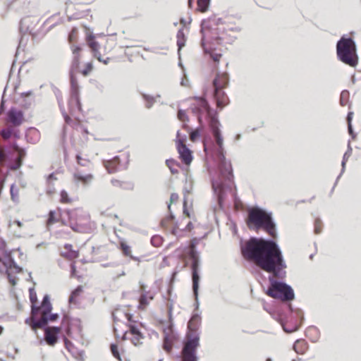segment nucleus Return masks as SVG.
<instances>
[{
    "mask_svg": "<svg viewBox=\"0 0 361 361\" xmlns=\"http://www.w3.org/2000/svg\"><path fill=\"white\" fill-rule=\"evenodd\" d=\"M114 331L116 338L122 341L129 340L135 346L142 344L145 338L141 332L142 324L133 319V314L123 309H116L113 312Z\"/></svg>",
    "mask_w": 361,
    "mask_h": 361,
    "instance_id": "3",
    "label": "nucleus"
},
{
    "mask_svg": "<svg viewBox=\"0 0 361 361\" xmlns=\"http://www.w3.org/2000/svg\"><path fill=\"white\" fill-rule=\"evenodd\" d=\"M111 183L116 190H126L131 186L130 183L127 180H122L114 178L111 180Z\"/></svg>",
    "mask_w": 361,
    "mask_h": 361,
    "instance_id": "28",
    "label": "nucleus"
},
{
    "mask_svg": "<svg viewBox=\"0 0 361 361\" xmlns=\"http://www.w3.org/2000/svg\"><path fill=\"white\" fill-rule=\"evenodd\" d=\"M173 336L171 334H165L164 338L163 348L169 353L173 348Z\"/></svg>",
    "mask_w": 361,
    "mask_h": 361,
    "instance_id": "33",
    "label": "nucleus"
},
{
    "mask_svg": "<svg viewBox=\"0 0 361 361\" xmlns=\"http://www.w3.org/2000/svg\"><path fill=\"white\" fill-rule=\"evenodd\" d=\"M267 295L282 302H288L294 299L295 295L292 288L282 282L272 281L269 287Z\"/></svg>",
    "mask_w": 361,
    "mask_h": 361,
    "instance_id": "13",
    "label": "nucleus"
},
{
    "mask_svg": "<svg viewBox=\"0 0 361 361\" xmlns=\"http://www.w3.org/2000/svg\"><path fill=\"white\" fill-rule=\"evenodd\" d=\"M345 97H348V93L343 92L340 98V103L342 106H345L347 104V99H345Z\"/></svg>",
    "mask_w": 361,
    "mask_h": 361,
    "instance_id": "53",
    "label": "nucleus"
},
{
    "mask_svg": "<svg viewBox=\"0 0 361 361\" xmlns=\"http://www.w3.org/2000/svg\"><path fill=\"white\" fill-rule=\"evenodd\" d=\"M323 228V224L319 219H316L314 223V231L315 234H319Z\"/></svg>",
    "mask_w": 361,
    "mask_h": 361,
    "instance_id": "43",
    "label": "nucleus"
},
{
    "mask_svg": "<svg viewBox=\"0 0 361 361\" xmlns=\"http://www.w3.org/2000/svg\"><path fill=\"white\" fill-rule=\"evenodd\" d=\"M183 128L189 133L190 140L192 142L197 141L200 137V130L197 128L195 130H191V128L187 125L183 124Z\"/></svg>",
    "mask_w": 361,
    "mask_h": 361,
    "instance_id": "31",
    "label": "nucleus"
},
{
    "mask_svg": "<svg viewBox=\"0 0 361 361\" xmlns=\"http://www.w3.org/2000/svg\"><path fill=\"white\" fill-rule=\"evenodd\" d=\"M13 149L16 152H18V158H20L22 160H23L24 157H25L26 155V153L25 152V150L22 148H20L17 145H15L13 147Z\"/></svg>",
    "mask_w": 361,
    "mask_h": 361,
    "instance_id": "45",
    "label": "nucleus"
},
{
    "mask_svg": "<svg viewBox=\"0 0 361 361\" xmlns=\"http://www.w3.org/2000/svg\"><path fill=\"white\" fill-rule=\"evenodd\" d=\"M283 330L286 331V332H288V333H291V332H293V331H295L298 330V326H295V327L293 328H288L287 326V324H285L283 326Z\"/></svg>",
    "mask_w": 361,
    "mask_h": 361,
    "instance_id": "56",
    "label": "nucleus"
},
{
    "mask_svg": "<svg viewBox=\"0 0 361 361\" xmlns=\"http://www.w3.org/2000/svg\"><path fill=\"white\" fill-rule=\"evenodd\" d=\"M293 349L298 354H304L307 349V343L303 339L297 340L294 345Z\"/></svg>",
    "mask_w": 361,
    "mask_h": 361,
    "instance_id": "30",
    "label": "nucleus"
},
{
    "mask_svg": "<svg viewBox=\"0 0 361 361\" xmlns=\"http://www.w3.org/2000/svg\"><path fill=\"white\" fill-rule=\"evenodd\" d=\"M73 59L70 68V80L71 87L72 101H73L81 110V106L79 101V85L76 75L80 73L83 76L89 75L94 69L93 61H90L81 65V60L83 55V48L80 45H73L71 47Z\"/></svg>",
    "mask_w": 361,
    "mask_h": 361,
    "instance_id": "4",
    "label": "nucleus"
},
{
    "mask_svg": "<svg viewBox=\"0 0 361 361\" xmlns=\"http://www.w3.org/2000/svg\"><path fill=\"white\" fill-rule=\"evenodd\" d=\"M11 135H12V130L11 128L4 129L1 132V137L5 140L10 138Z\"/></svg>",
    "mask_w": 361,
    "mask_h": 361,
    "instance_id": "46",
    "label": "nucleus"
},
{
    "mask_svg": "<svg viewBox=\"0 0 361 361\" xmlns=\"http://www.w3.org/2000/svg\"><path fill=\"white\" fill-rule=\"evenodd\" d=\"M71 267V276L78 277L75 262H73Z\"/></svg>",
    "mask_w": 361,
    "mask_h": 361,
    "instance_id": "57",
    "label": "nucleus"
},
{
    "mask_svg": "<svg viewBox=\"0 0 361 361\" xmlns=\"http://www.w3.org/2000/svg\"><path fill=\"white\" fill-rule=\"evenodd\" d=\"M21 272V269L17 266H11L6 270V274L8 277V282L12 286H14L17 284L18 281V278L16 276L17 274Z\"/></svg>",
    "mask_w": 361,
    "mask_h": 361,
    "instance_id": "25",
    "label": "nucleus"
},
{
    "mask_svg": "<svg viewBox=\"0 0 361 361\" xmlns=\"http://www.w3.org/2000/svg\"><path fill=\"white\" fill-rule=\"evenodd\" d=\"M8 121L15 126H20L24 121L23 113L20 110L12 108L8 113Z\"/></svg>",
    "mask_w": 361,
    "mask_h": 361,
    "instance_id": "21",
    "label": "nucleus"
},
{
    "mask_svg": "<svg viewBox=\"0 0 361 361\" xmlns=\"http://www.w3.org/2000/svg\"><path fill=\"white\" fill-rule=\"evenodd\" d=\"M77 161L78 164L80 166L85 167L87 171H91L92 168V164L90 160L87 159H83L82 157L78 155L77 156Z\"/></svg>",
    "mask_w": 361,
    "mask_h": 361,
    "instance_id": "37",
    "label": "nucleus"
},
{
    "mask_svg": "<svg viewBox=\"0 0 361 361\" xmlns=\"http://www.w3.org/2000/svg\"><path fill=\"white\" fill-rule=\"evenodd\" d=\"M318 333H319L318 330L316 328H314V327H310V328H308L306 330V332H305L306 336L307 337H309L310 336V334H315V338H314L315 340L317 339Z\"/></svg>",
    "mask_w": 361,
    "mask_h": 361,
    "instance_id": "48",
    "label": "nucleus"
},
{
    "mask_svg": "<svg viewBox=\"0 0 361 361\" xmlns=\"http://www.w3.org/2000/svg\"><path fill=\"white\" fill-rule=\"evenodd\" d=\"M197 102L199 105L197 110L200 114H205L207 116L210 118V125L213 136L214 137L215 141L219 148V150L221 151L223 147V137L219 128V122L217 119L216 118L215 116L212 114V111L205 99L200 97L197 99Z\"/></svg>",
    "mask_w": 361,
    "mask_h": 361,
    "instance_id": "12",
    "label": "nucleus"
},
{
    "mask_svg": "<svg viewBox=\"0 0 361 361\" xmlns=\"http://www.w3.org/2000/svg\"><path fill=\"white\" fill-rule=\"evenodd\" d=\"M179 196L177 193H172L170 197V202L168 204V209L171 210V205L173 203H176L178 201Z\"/></svg>",
    "mask_w": 361,
    "mask_h": 361,
    "instance_id": "47",
    "label": "nucleus"
},
{
    "mask_svg": "<svg viewBox=\"0 0 361 361\" xmlns=\"http://www.w3.org/2000/svg\"><path fill=\"white\" fill-rule=\"evenodd\" d=\"M241 252L246 260L275 276L286 267L281 252L272 240L252 238L245 243Z\"/></svg>",
    "mask_w": 361,
    "mask_h": 361,
    "instance_id": "2",
    "label": "nucleus"
},
{
    "mask_svg": "<svg viewBox=\"0 0 361 361\" xmlns=\"http://www.w3.org/2000/svg\"><path fill=\"white\" fill-rule=\"evenodd\" d=\"M110 349H111V352L112 355H114V357L115 358H116L118 361H123L121 354L119 353L118 347L117 344H114V343L111 344ZM126 361H128V360H126Z\"/></svg>",
    "mask_w": 361,
    "mask_h": 361,
    "instance_id": "42",
    "label": "nucleus"
},
{
    "mask_svg": "<svg viewBox=\"0 0 361 361\" xmlns=\"http://www.w3.org/2000/svg\"><path fill=\"white\" fill-rule=\"evenodd\" d=\"M166 164L173 174L178 173V169L180 167V165L177 161L173 159L166 160Z\"/></svg>",
    "mask_w": 361,
    "mask_h": 361,
    "instance_id": "39",
    "label": "nucleus"
},
{
    "mask_svg": "<svg viewBox=\"0 0 361 361\" xmlns=\"http://www.w3.org/2000/svg\"><path fill=\"white\" fill-rule=\"evenodd\" d=\"M3 331H4V328L1 326H0V335L2 334Z\"/></svg>",
    "mask_w": 361,
    "mask_h": 361,
    "instance_id": "64",
    "label": "nucleus"
},
{
    "mask_svg": "<svg viewBox=\"0 0 361 361\" xmlns=\"http://www.w3.org/2000/svg\"><path fill=\"white\" fill-rule=\"evenodd\" d=\"M353 112L349 111L347 116V121H348V132L350 135L353 134V128H352V120L353 117Z\"/></svg>",
    "mask_w": 361,
    "mask_h": 361,
    "instance_id": "44",
    "label": "nucleus"
},
{
    "mask_svg": "<svg viewBox=\"0 0 361 361\" xmlns=\"http://www.w3.org/2000/svg\"><path fill=\"white\" fill-rule=\"evenodd\" d=\"M185 29H180L176 35L177 38V46L178 47V51H180L185 45L186 42V34L185 32Z\"/></svg>",
    "mask_w": 361,
    "mask_h": 361,
    "instance_id": "32",
    "label": "nucleus"
},
{
    "mask_svg": "<svg viewBox=\"0 0 361 361\" xmlns=\"http://www.w3.org/2000/svg\"><path fill=\"white\" fill-rule=\"evenodd\" d=\"M61 332L60 327H47L44 330V340L49 345H54L58 341V334Z\"/></svg>",
    "mask_w": 361,
    "mask_h": 361,
    "instance_id": "18",
    "label": "nucleus"
},
{
    "mask_svg": "<svg viewBox=\"0 0 361 361\" xmlns=\"http://www.w3.org/2000/svg\"><path fill=\"white\" fill-rule=\"evenodd\" d=\"M221 173L229 181H233V174L231 163L223 161L221 165Z\"/></svg>",
    "mask_w": 361,
    "mask_h": 361,
    "instance_id": "27",
    "label": "nucleus"
},
{
    "mask_svg": "<svg viewBox=\"0 0 361 361\" xmlns=\"http://www.w3.org/2000/svg\"><path fill=\"white\" fill-rule=\"evenodd\" d=\"M58 238H68L71 235L70 232H59L57 233Z\"/></svg>",
    "mask_w": 361,
    "mask_h": 361,
    "instance_id": "58",
    "label": "nucleus"
},
{
    "mask_svg": "<svg viewBox=\"0 0 361 361\" xmlns=\"http://www.w3.org/2000/svg\"><path fill=\"white\" fill-rule=\"evenodd\" d=\"M82 291V288L81 286H78L71 294L69 298V302L71 303H76L78 302V298L80 295Z\"/></svg>",
    "mask_w": 361,
    "mask_h": 361,
    "instance_id": "38",
    "label": "nucleus"
},
{
    "mask_svg": "<svg viewBox=\"0 0 361 361\" xmlns=\"http://www.w3.org/2000/svg\"><path fill=\"white\" fill-rule=\"evenodd\" d=\"M56 179H57V178H56V176H55V174H54V173H52L49 174V175L48 176V177H47V180H56Z\"/></svg>",
    "mask_w": 361,
    "mask_h": 361,
    "instance_id": "61",
    "label": "nucleus"
},
{
    "mask_svg": "<svg viewBox=\"0 0 361 361\" xmlns=\"http://www.w3.org/2000/svg\"><path fill=\"white\" fill-rule=\"evenodd\" d=\"M7 156L5 153L4 150L1 148H0V166H4V164L6 161Z\"/></svg>",
    "mask_w": 361,
    "mask_h": 361,
    "instance_id": "49",
    "label": "nucleus"
},
{
    "mask_svg": "<svg viewBox=\"0 0 361 361\" xmlns=\"http://www.w3.org/2000/svg\"><path fill=\"white\" fill-rule=\"evenodd\" d=\"M183 214L188 218L190 217V214L187 208V200H184L183 202Z\"/></svg>",
    "mask_w": 361,
    "mask_h": 361,
    "instance_id": "55",
    "label": "nucleus"
},
{
    "mask_svg": "<svg viewBox=\"0 0 361 361\" xmlns=\"http://www.w3.org/2000/svg\"><path fill=\"white\" fill-rule=\"evenodd\" d=\"M210 0H197V11L204 13L208 10Z\"/></svg>",
    "mask_w": 361,
    "mask_h": 361,
    "instance_id": "40",
    "label": "nucleus"
},
{
    "mask_svg": "<svg viewBox=\"0 0 361 361\" xmlns=\"http://www.w3.org/2000/svg\"><path fill=\"white\" fill-rule=\"evenodd\" d=\"M65 122L71 127L77 129L81 124L80 121L78 118H73L67 114H63Z\"/></svg>",
    "mask_w": 361,
    "mask_h": 361,
    "instance_id": "35",
    "label": "nucleus"
},
{
    "mask_svg": "<svg viewBox=\"0 0 361 361\" xmlns=\"http://www.w3.org/2000/svg\"><path fill=\"white\" fill-rule=\"evenodd\" d=\"M151 241L153 245L159 247L160 245L161 238L159 236H154Z\"/></svg>",
    "mask_w": 361,
    "mask_h": 361,
    "instance_id": "54",
    "label": "nucleus"
},
{
    "mask_svg": "<svg viewBox=\"0 0 361 361\" xmlns=\"http://www.w3.org/2000/svg\"><path fill=\"white\" fill-rule=\"evenodd\" d=\"M214 91L224 90L228 85V76L227 73H218L212 82Z\"/></svg>",
    "mask_w": 361,
    "mask_h": 361,
    "instance_id": "20",
    "label": "nucleus"
},
{
    "mask_svg": "<svg viewBox=\"0 0 361 361\" xmlns=\"http://www.w3.org/2000/svg\"><path fill=\"white\" fill-rule=\"evenodd\" d=\"M60 255L65 259L73 260L79 257V252L71 244L66 243L61 248Z\"/></svg>",
    "mask_w": 361,
    "mask_h": 361,
    "instance_id": "22",
    "label": "nucleus"
},
{
    "mask_svg": "<svg viewBox=\"0 0 361 361\" xmlns=\"http://www.w3.org/2000/svg\"><path fill=\"white\" fill-rule=\"evenodd\" d=\"M121 156L123 157V161H124L125 162H126V161H127V159H128L127 155H126V154H122Z\"/></svg>",
    "mask_w": 361,
    "mask_h": 361,
    "instance_id": "63",
    "label": "nucleus"
},
{
    "mask_svg": "<svg viewBox=\"0 0 361 361\" xmlns=\"http://www.w3.org/2000/svg\"><path fill=\"white\" fill-rule=\"evenodd\" d=\"M201 322V318L194 314L188 322L187 341L182 350L183 361H197L195 350L199 345V336L197 333Z\"/></svg>",
    "mask_w": 361,
    "mask_h": 361,
    "instance_id": "8",
    "label": "nucleus"
},
{
    "mask_svg": "<svg viewBox=\"0 0 361 361\" xmlns=\"http://www.w3.org/2000/svg\"><path fill=\"white\" fill-rule=\"evenodd\" d=\"M120 249L123 253V255L126 257H129L134 261H139V259L136 257H133L132 255V250L130 246H129L126 242L121 241L120 242Z\"/></svg>",
    "mask_w": 361,
    "mask_h": 361,
    "instance_id": "29",
    "label": "nucleus"
},
{
    "mask_svg": "<svg viewBox=\"0 0 361 361\" xmlns=\"http://www.w3.org/2000/svg\"><path fill=\"white\" fill-rule=\"evenodd\" d=\"M30 300L32 303L31 307L32 306H37V298L36 293H30Z\"/></svg>",
    "mask_w": 361,
    "mask_h": 361,
    "instance_id": "52",
    "label": "nucleus"
},
{
    "mask_svg": "<svg viewBox=\"0 0 361 361\" xmlns=\"http://www.w3.org/2000/svg\"><path fill=\"white\" fill-rule=\"evenodd\" d=\"M23 164V160L20 158L17 157L15 163L13 166H11V169L16 171Z\"/></svg>",
    "mask_w": 361,
    "mask_h": 361,
    "instance_id": "50",
    "label": "nucleus"
},
{
    "mask_svg": "<svg viewBox=\"0 0 361 361\" xmlns=\"http://www.w3.org/2000/svg\"><path fill=\"white\" fill-rule=\"evenodd\" d=\"M140 290L141 293L137 308L140 310H145L149 305L150 302L154 300V293L151 290H145L143 286H141Z\"/></svg>",
    "mask_w": 361,
    "mask_h": 361,
    "instance_id": "17",
    "label": "nucleus"
},
{
    "mask_svg": "<svg viewBox=\"0 0 361 361\" xmlns=\"http://www.w3.org/2000/svg\"><path fill=\"white\" fill-rule=\"evenodd\" d=\"M121 156H116L112 159L106 161L104 166L109 173H115L118 171L121 162Z\"/></svg>",
    "mask_w": 361,
    "mask_h": 361,
    "instance_id": "26",
    "label": "nucleus"
},
{
    "mask_svg": "<svg viewBox=\"0 0 361 361\" xmlns=\"http://www.w3.org/2000/svg\"><path fill=\"white\" fill-rule=\"evenodd\" d=\"M85 42L93 56L99 61L107 64L114 57V51L116 47L114 38H106L103 43H99L96 40L94 35L88 32L85 37Z\"/></svg>",
    "mask_w": 361,
    "mask_h": 361,
    "instance_id": "6",
    "label": "nucleus"
},
{
    "mask_svg": "<svg viewBox=\"0 0 361 361\" xmlns=\"http://www.w3.org/2000/svg\"><path fill=\"white\" fill-rule=\"evenodd\" d=\"M11 225H13V226H18V227H19V228H21V227L23 226V223H22V222H20V221H18V220H14V221L12 222Z\"/></svg>",
    "mask_w": 361,
    "mask_h": 361,
    "instance_id": "60",
    "label": "nucleus"
},
{
    "mask_svg": "<svg viewBox=\"0 0 361 361\" xmlns=\"http://www.w3.org/2000/svg\"><path fill=\"white\" fill-rule=\"evenodd\" d=\"M190 259L192 260L191 269H192V289L194 294L197 295V290L199 288L200 276L198 274V257L197 254L195 250L194 245H190V251L188 253Z\"/></svg>",
    "mask_w": 361,
    "mask_h": 361,
    "instance_id": "15",
    "label": "nucleus"
},
{
    "mask_svg": "<svg viewBox=\"0 0 361 361\" xmlns=\"http://www.w3.org/2000/svg\"><path fill=\"white\" fill-rule=\"evenodd\" d=\"M234 38L224 29L218 28L212 32L210 40H207L205 37L203 38L202 45L205 52L209 54L214 63H218L222 57V51L226 49V45L231 44Z\"/></svg>",
    "mask_w": 361,
    "mask_h": 361,
    "instance_id": "5",
    "label": "nucleus"
},
{
    "mask_svg": "<svg viewBox=\"0 0 361 361\" xmlns=\"http://www.w3.org/2000/svg\"><path fill=\"white\" fill-rule=\"evenodd\" d=\"M75 200L68 195L67 191L65 190H61L59 199L60 203L63 204H71Z\"/></svg>",
    "mask_w": 361,
    "mask_h": 361,
    "instance_id": "34",
    "label": "nucleus"
},
{
    "mask_svg": "<svg viewBox=\"0 0 361 361\" xmlns=\"http://www.w3.org/2000/svg\"><path fill=\"white\" fill-rule=\"evenodd\" d=\"M68 42L71 44V47L73 45H77L75 43L78 39V30L76 27L72 28L68 35Z\"/></svg>",
    "mask_w": 361,
    "mask_h": 361,
    "instance_id": "36",
    "label": "nucleus"
},
{
    "mask_svg": "<svg viewBox=\"0 0 361 361\" xmlns=\"http://www.w3.org/2000/svg\"><path fill=\"white\" fill-rule=\"evenodd\" d=\"M52 310L48 295H44L40 306H32L31 316L25 319L32 330L35 331L45 326L48 322V316Z\"/></svg>",
    "mask_w": 361,
    "mask_h": 361,
    "instance_id": "9",
    "label": "nucleus"
},
{
    "mask_svg": "<svg viewBox=\"0 0 361 361\" xmlns=\"http://www.w3.org/2000/svg\"><path fill=\"white\" fill-rule=\"evenodd\" d=\"M63 212L64 210L59 207L49 211L45 221V226L48 231H51L56 224L67 226V221L63 218Z\"/></svg>",
    "mask_w": 361,
    "mask_h": 361,
    "instance_id": "14",
    "label": "nucleus"
},
{
    "mask_svg": "<svg viewBox=\"0 0 361 361\" xmlns=\"http://www.w3.org/2000/svg\"><path fill=\"white\" fill-rule=\"evenodd\" d=\"M178 118L180 121L185 122L188 120V116L185 111L179 110L178 112Z\"/></svg>",
    "mask_w": 361,
    "mask_h": 361,
    "instance_id": "51",
    "label": "nucleus"
},
{
    "mask_svg": "<svg viewBox=\"0 0 361 361\" xmlns=\"http://www.w3.org/2000/svg\"><path fill=\"white\" fill-rule=\"evenodd\" d=\"M337 56L343 63L355 67L358 63L356 46L351 38L341 37L336 45Z\"/></svg>",
    "mask_w": 361,
    "mask_h": 361,
    "instance_id": "11",
    "label": "nucleus"
},
{
    "mask_svg": "<svg viewBox=\"0 0 361 361\" xmlns=\"http://www.w3.org/2000/svg\"><path fill=\"white\" fill-rule=\"evenodd\" d=\"M180 159L185 165H190L192 161V151L186 145L176 146Z\"/></svg>",
    "mask_w": 361,
    "mask_h": 361,
    "instance_id": "23",
    "label": "nucleus"
},
{
    "mask_svg": "<svg viewBox=\"0 0 361 361\" xmlns=\"http://www.w3.org/2000/svg\"><path fill=\"white\" fill-rule=\"evenodd\" d=\"M241 252L246 260L275 276L286 267L281 252L272 240L252 238L245 243Z\"/></svg>",
    "mask_w": 361,
    "mask_h": 361,
    "instance_id": "1",
    "label": "nucleus"
},
{
    "mask_svg": "<svg viewBox=\"0 0 361 361\" xmlns=\"http://www.w3.org/2000/svg\"><path fill=\"white\" fill-rule=\"evenodd\" d=\"M246 224L250 229L262 228L270 236L276 235V226L271 214L260 208L252 207L248 210Z\"/></svg>",
    "mask_w": 361,
    "mask_h": 361,
    "instance_id": "7",
    "label": "nucleus"
},
{
    "mask_svg": "<svg viewBox=\"0 0 361 361\" xmlns=\"http://www.w3.org/2000/svg\"><path fill=\"white\" fill-rule=\"evenodd\" d=\"M187 135L182 134L178 131L176 134V146L186 145Z\"/></svg>",
    "mask_w": 361,
    "mask_h": 361,
    "instance_id": "41",
    "label": "nucleus"
},
{
    "mask_svg": "<svg viewBox=\"0 0 361 361\" xmlns=\"http://www.w3.org/2000/svg\"><path fill=\"white\" fill-rule=\"evenodd\" d=\"M57 318H58V314L49 313V315L48 316V321L54 322V321L56 320Z\"/></svg>",
    "mask_w": 361,
    "mask_h": 361,
    "instance_id": "59",
    "label": "nucleus"
},
{
    "mask_svg": "<svg viewBox=\"0 0 361 361\" xmlns=\"http://www.w3.org/2000/svg\"><path fill=\"white\" fill-rule=\"evenodd\" d=\"M228 30H231L232 32H238L240 30V27H228Z\"/></svg>",
    "mask_w": 361,
    "mask_h": 361,
    "instance_id": "62",
    "label": "nucleus"
},
{
    "mask_svg": "<svg viewBox=\"0 0 361 361\" xmlns=\"http://www.w3.org/2000/svg\"><path fill=\"white\" fill-rule=\"evenodd\" d=\"M214 97L216 103V106L222 109L229 104V99L224 90L214 91Z\"/></svg>",
    "mask_w": 361,
    "mask_h": 361,
    "instance_id": "24",
    "label": "nucleus"
},
{
    "mask_svg": "<svg viewBox=\"0 0 361 361\" xmlns=\"http://www.w3.org/2000/svg\"><path fill=\"white\" fill-rule=\"evenodd\" d=\"M161 227L169 233L176 235L178 226L175 221L174 216L170 214L169 216L164 218L161 221Z\"/></svg>",
    "mask_w": 361,
    "mask_h": 361,
    "instance_id": "19",
    "label": "nucleus"
},
{
    "mask_svg": "<svg viewBox=\"0 0 361 361\" xmlns=\"http://www.w3.org/2000/svg\"><path fill=\"white\" fill-rule=\"evenodd\" d=\"M64 213L68 219L67 226L74 232L87 233L91 230L90 216L81 208L67 209L64 210Z\"/></svg>",
    "mask_w": 361,
    "mask_h": 361,
    "instance_id": "10",
    "label": "nucleus"
},
{
    "mask_svg": "<svg viewBox=\"0 0 361 361\" xmlns=\"http://www.w3.org/2000/svg\"><path fill=\"white\" fill-rule=\"evenodd\" d=\"M74 180L78 183H81L84 186L90 185L94 180V176L91 171L86 172L80 169H77L73 174Z\"/></svg>",
    "mask_w": 361,
    "mask_h": 361,
    "instance_id": "16",
    "label": "nucleus"
}]
</instances>
